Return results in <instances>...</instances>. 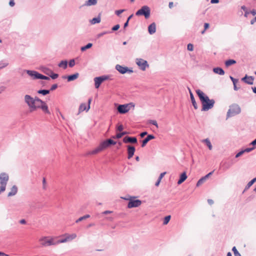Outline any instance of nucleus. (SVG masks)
Here are the masks:
<instances>
[{"mask_svg":"<svg viewBox=\"0 0 256 256\" xmlns=\"http://www.w3.org/2000/svg\"><path fill=\"white\" fill-rule=\"evenodd\" d=\"M254 149V148H247L245 149L244 151V152H250Z\"/></svg>","mask_w":256,"mask_h":256,"instance_id":"59","label":"nucleus"},{"mask_svg":"<svg viewBox=\"0 0 256 256\" xmlns=\"http://www.w3.org/2000/svg\"><path fill=\"white\" fill-rule=\"evenodd\" d=\"M26 73L33 79H38L39 73L33 70H26Z\"/></svg>","mask_w":256,"mask_h":256,"instance_id":"13","label":"nucleus"},{"mask_svg":"<svg viewBox=\"0 0 256 256\" xmlns=\"http://www.w3.org/2000/svg\"><path fill=\"white\" fill-rule=\"evenodd\" d=\"M97 0H88V5L91 6V5H94L96 4Z\"/></svg>","mask_w":256,"mask_h":256,"instance_id":"41","label":"nucleus"},{"mask_svg":"<svg viewBox=\"0 0 256 256\" xmlns=\"http://www.w3.org/2000/svg\"><path fill=\"white\" fill-rule=\"evenodd\" d=\"M67 66H68V62L66 60H64V61L62 60V61L60 62L58 64L59 67L62 68L64 69H66L67 68Z\"/></svg>","mask_w":256,"mask_h":256,"instance_id":"29","label":"nucleus"},{"mask_svg":"<svg viewBox=\"0 0 256 256\" xmlns=\"http://www.w3.org/2000/svg\"><path fill=\"white\" fill-rule=\"evenodd\" d=\"M39 76L38 77V79H42V80H50V78L48 77V76H44L42 74H39Z\"/></svg>","mask_w":256,"mask_h":256,"instance_id":"42","label":"nucleus"},{"mask_svg":"<svg viewBox=\"0 0 256 256\" xmlns=\"http://www.w3.org/2000/svg\"><path fill=\"white\" fill-rule=\"evenodd\" d=\"M134 151L135 148L134 146H129V158L133 156Z\"/></svg>","mask_w":256,"mask_h":256,"instance_id":"28","label":"nucleus"},{"mask_svg":"<svg viewBox=\"0 0 256 256\" xmlns=\"http://www.w3.org/2000/svg\"><path fill=\"white\" fill-rule=\"evenodd\" d=\"M232 250L234 252V256H241L240 254L238 251V250H236V248L235 246L233 247Z\"/></svg>","mask_w":256,"mask_h":256,"instance_id":"38","label":"nucleus"},{"mask_svg":"<svg viewBox=\"0 0 256 256\" xmlns=\"http://www.w3.org/2000/svg\"><path fill=\"white\" fill-rule=\"evenodd\" d=\"M128 104L120 105L118 108V112L120 114H125L128 112Z\"/></svg>","mask_w":256,"mask_h":256,"instance_id":"12","label":"nucleus"},{"mask_svg":"<svg viewBox=\"0 0 256 256\" xmlns=\"http://www.w3.org/2000/svg\"><path fill=\"white\" fill-rule=\"evenodd\" d=\"M149 123L155 126L157 128H158V124L156 120H149Z\"/></svg>","mask_w":256,"mask_h":256,"instance_id":"45","label":"nucleus"},{"mask_svg":"<svg viewBox=\"0 0 256 256\" xmlns=\"http://www.w3.org/2000/svg\"><path fill=\"white\" fill-rule=\"evenodd\" d=\"M147 132H142L140 134V136L142 137V138H143L145 136H146L147 134Z\"/></svg>","mask_w":256,"mask_h":256,"instance_id":"61","label":"nucleus"},{"mask_svg":"<svg viewBox=\"0 0 256 256\" xmlns=\"http://www.w3.org/2000/svg\"><path fill=\"white\" fill-rule=\"evenodd\" d=\"M124 11V10H116L115 12V13L116 14H117L118 16H119L120 14H121Z\"/></svg>","mask_w":256,"mask_h":256,"instance_id":"49","label":"nucleus"},{"mask_svg":"<svg viewBox=\"0 0 256 256\" xmlns=\"http://www.w3.org/2000/svg\"><path fill=\"white\" fill-rule=\"evenodd\" d=\"M58 75L56 74H52L51 76H50V77L52 78V79H56V78L58 77Z\"/></svg>","mask_w":256,"mask_h":256,"instance_id":"52","label":"nucleus"},{"mask_svg":"<svg viewBox=\"0 0 256 256\" xmlns=\"http://www.w3.org/2000/svg\"><path fill=\"white\" fill-rule=\"evenodd\" d=\"M38 92L40 94H42L43 95H46L50 93V90H39Z\"/></svg>","mask_w":256,"mask_h":256,"instance_id":"34","label":"nucleus"},{"mask_svg":"<svg viewBox=\"0 0 256 256\" xmlns=\"http://www.w3.org/2000/svg\"><path fill=\"white\" fill-rule=\"evenodd\" d=\"M67 242V240L66 238H62V239H61L58 241H56V244H60V243H64V242Z\"/></svg>","mask_w":256,"mask_h":256,"instance_id":"40","label":"nucleus"},{"mask_svg":"<svg viewBox=\"0 0 256 256\" xmlns=\"http://www.w3.org/2000/svg\"><path fill=\"white\" fill-rule=\"evenodd\" d=\"M148 32L150 34H152L156 32V25L155 23L153 22L150 24L148 28Z\"/></svg>","mask_w":256,"mask_h":256,"instance_id":"21","label":"nucleus"},{"mask_svg":"<svg viewBox=\"0 0 256 256\" xmlns=\"http://www.w3.org/2000/svg\"><path fill=\"white\" fill-rule=\"evenodd\" d=\"M0 256H8V255L2 252H0Z\"/></svg>","mask_w":256,"mask_h":256,"instance_id":"64","label":"nucleus"},{"mask_svg":"<svg viewBox=\"0 0 256 256\" xmlns=\"http://www.w3.org/2000/svg\"><path fill=\"white\" fill-rule=\"evenodd\" d=\"M116 68L121 74H124L126 73L128 71V68L127 67H124L120 65L117 64L116 66Z\"/></svg>","mask_w":256,"mask_h":256,"instance_id":"15","label":"nucleus"},{"mask_svg":"<svg viewBox=\"0 0 256 256\" xmlns=\"http://www.w3.org/2000/svg\"><path fill=\"white\" fill-rule=\"evenodd\" d=\"M9 4H10V5L11 6H14V0H10V1Z\"/></svg>","mask_w":256,"mask_h":256,"instance_id":"62","label":"nucleus"},{"mask_svg":"<svg viewBox=\"0 0 256 256\" xmlns=\"http://www.w3.org/2000/svg\"><path fill=\"white\" fill-rule=\"evenodd\" d=\"M84 220V217H83V216H82V217H80L79 218H78V219L76 221V223H78V222H81V221H82V220Z\"/></svg>","mask_w":256,"mask_h":256,"instance_id":"56","label":"nucleus"},{"mask_svg":"<svg viewBox=\"0 0 256 256\" xmlns=\"http://www.w3.org/2000/svg\"><path fill=\"white\" fill-rule=\"evenodd\" d=\"M100 148H102V150H103L106 149V148H108V147H109V146L106 140L100 143Z\"/></svg>","mask_w":256,"mask_h":256,"instance_id":"26","label":"nucleus"},{"mask_svg":"<svg viewBox=\"0 0 256 256\" xmlns=\"http://www.w3.org/2000/svg\"><path fill=\"white\" fill-rule=\"evenodd\" d=\"M136 142L137 139L136 137H129V142L136 143Z\"/></svg>","mask_w":256,"mask_h":256,"instance_id":"39","label":"nucleus"},{"mask_svg":"<svg viewBox=\"0 0 256 256\" xmlns=\"http://www.w3.org/2000/svg\"><path fill=\"white\" fill-rule=\"evenodd\" d=\"M61 236L63 238H66L67 240V242H69L75 239L76 238L77 236L76 234L74 233L72 234H68V233H66L62 235Z\"/></svg>","mask_w":256,"mask_h":256,"instance_id":"11","label":"nucleus"},{"mask_svg":"<svg viewBox=\"0 0 256 256\" xmlns=\"http://www.w3.org/2000/svg\"><path fill=\"white\" fill-rule=\"evenodd\" d=\"M230 78L232 80V82H233L234 85V89L236 90V84L238 82V80L234 78L232 76H230Z\"/></svg>","mask_w":256,"mask_h":256,"instance_id":"44","label":"nucleus"},{"mask_svg":"<svg viewBox=\"0 0 256 256\" xmlns=\"http://www.w3.org/2000/svg\"><path fill=\"white\" fill-rule=\"evenodd\" d=\"M242 80L249 84H252L254 82V78L251 76H246L242 78Z\"/></svg>","mask_w":256,"mask_h":256,"instance_id":"18","label":"nucleus"},{"mask_svg":"<svg viewBox=\"0 0 256 256\" xmlns=\"http://www.w3.org/2000/svg\"><path fill=\"white\" fill-rule=\"evenodd\" d=\"M108 79V76H105L95 78H94V81L96 88H98L101 84Z\"/></svg>","mask_w":256,"mask_h":256,"instance_id":"9","label":"nucleus"},{"mask_svg":"<svg viewBox=\"0 0 256 256\" xmlns=\"http://www.w3.org/2000/svg\"><path fill=\"white\" fill-rule=\"evenodd\" d=\"M24 100L29 106L31 112L36 110L38 108H40L45 114H50L46 104L38 98L36 97L34 98L29 95H26Z\"/></svg>","mask_w":256,"mask_h":256,"instance_id":"1","label":"nucleus"},{"mask_svg":"<svg viewBox=\"0 0 256 256\" xmlns=\"http://www.w3.org/2000/svg\"><path fill=\"white\" fill-rule=\"evenodd\" d=\"M56 237L51 236H43L38 239V242L42 247L56 245Z\"/></svg>","mask_w":256,"mask_h":256,"instance_id":"3","label":"nucleus"},{"mask_svg":"<svg viewBox=\"0 0 256 256\" xmlns=\"http://www.w3.org/2000/svg\"><path fill=\"white\" fill-rule=\"evenodd\" d=\"M100 16H98V18H93L91 20V23L92 24L100 23Z\"/></svg>","mask_w":256,"mask_h":256,"instance_id":"30","label":"nucleus"},{"mask_svg":"<svg viewBox=\"0 0 256 256\" xmlns=\"http://www.w3.org/2000/svg\"><path fill=\"white\" fill-rule=\"evenodd\" d=\"M170 216H166L164 218V220L163 222V224L164 225L167 224L168 223V222H170Z\"/></svg>","mask_w":256,"mask_h":256,"instance_id":"35","label":"nucleus"},{"mask_svg":"<svg viewBox=\"0 0 256 256\" xmlns=\"http://www.w3.org/2000/svg\"><path fill=\"white\" fill-rule=\"evenodd\" d=\"M9 180L8 175L5 173L2 172L0 174V184L2 186V190H5L7 182Z\"/></svg>","mask_w":256,"mask_h":256,"instance_id":"5","label":"nucleus"},{"mask_svg":"<svg viewBox=\"0 0 256 256\" xmlns=\"http://www.w3.org/2000/svg\"><path fill=\"white\" fill-rule=\"evenodd\" d=\"M120 26L119 24H116L112 28V30L114 31L120 28Z\"/></svg>","mask_w":256,"mask_h":256,"instance_id":"50","label":"nucleus"},{"mask_svg":"<svg viewBox=\"0 0 256 256\" xmlns=\"http://www.w3.org/2000/svg\"><path fill=\"white\" fill-rule=\"evenodd\" d=\"M137 16L143 15L146 18H148L150 16V8L148 6H143L136 12Z\"/></svg>","mask_w":256,"mask_h":256,"instance_id":"6","label":"nucleus"},{"mask_svg":"<svg viewBox=\"0 0 256 256\" xmlns=\"http://www.w3.org/2000/svg\"><path fill=\"white\" fill-rule=\"evenodd\" d=\"M57 87H58V85L56 84H54L52 86V87L50 88V90H56L57 88Z\"/></svg>","mask_w":256,"mask_h":256,"instance_id":"54","label":"nucleus"},{"mask_svg":"<svg viewBox=\"0 0 256 256\" xmlns=\"http://www.w3.org/2000/svg\"><path fill=\"white\" fill-rule=\"evenodd\" d=\"M75 64V62H74V60H72L70 61L69 62V66L70 67H72L74 66Z\"/></svg>","mask_w":256,"mask_h":256,"instance_id":"48","label":"nucleus"},{"mask_svg":"<svg viewBox=\"0 0 256 256\" xmlns=\"http://www.w3.org/2000/svg\"><path fill=\"white\" fill-rule=\"evenodd\" d=\"M213 71L214 73L220 75H224V70L220 68H215L213 69Z\"/></svg>","mask_w":256,"mask_h":256,"instance_id":"22","label":"nucleus"},{"mask_svg":"<svg viewBox=\"0 0 256 256\" xmlns=\"http://www.w3.org/2000/svg\"><path fill=\"white\" fill-rule=\"evenodd\" d=\"M102 151V148H100V146L99 145L98 147H96L93 150L88 152V154L94 155V154H96L101 152Z\"/></svg>","mask_w":256,"mask_h":256,"instance_id":"16","label":"nucleus"},{"mask_svg":"<svg viewBox=\"0 0 256 256\" xmlns=\"http://www.w3.org/2000/svg\"><path fill=\"white\" fill-rule=\"evenodd\" d=\"M202 142L205 143L206 144V146H208L210 150H212V144H211V142H210V140H209V139L206 138V139L202 140Z\"/></svg>","mask_w":256,"mask_h":256,"instance_id":"23","label":"nucleus"},{"mask_svg":"<svg viewBox=\"0 0 256 256\" xmlns=\"http://www.w3.org/2000/svg\"><path fill=\"white\" fill-rule=\"evenodd\" d=\"M42 184H43V188L44 189L46 188V180L45 178H44L42 180Z\"/></svg>","mask_w":256,"mask_h":256,"instance_id":"53","label":"nucleus"},{"mask_svg":"<svg viewBox=\"0 0 256 256\" xmlns=\"http://www.w3.org/2000/svg\"><path fill=\"white\" fill-rule=\"evenodd\" d=\"M136 64L139 68L143 71L146 70V68L149 66L147 61L142 58H137L136 60Z\"/></svg>","mask_w":256,"mask_h":256,"instance_id":"7","label":"nucleus"},{"mask_svg":"<svg viewBox=\"0 0 256 256\" xmlns=\"http://www.w3.org/2000/svg\"><path fill=\"white\" fill-rule=\"evenodd\" d=\"M78 73H76V74H74L69 76L67 78L68 80V82L74 80L78 78Z\"/></svg>","mask_w":256,"mask_h":256,"instance_id":"24","label":"nucleus"},{"mask_svg":"<svg viewBox=\"0 0 256 256\" xmlns=\"http://www.w3.org/2000/svg\"><path fill=\"white\" fill-rule=\"evenodd\" d=\"M196 92L202 104V110L208 111L213 108L215 103V101L214 100H210L209 98L200 90H196Z\"/></svg>","mask_w":256,"mask_h":256,"instance_id":"2","label":"nucleus"},{"mask_svg":"<svg viewBox=\"0 0 256 256\" xmlns=\"http://www.w3.org/2000/svg\"><path fill=\"white\" fill-rule=\"evenodd\" d=\"M206 180L205 179V178L204 177H202V178H200L197 184H196V186H200V185H202L205 181Z\"/></svg>","mask_w":256,"mask_h":256,"instance_id":"31","label":"nucleus"},{"mask_svg":"<svg viewBox=\"0 0 256 256\" xmlns=\"http://www.w3.org/2000/svg\"><path fill=\"white\" fill-rule=\"evenodd\" d=\"M154 138V136L152 134L148 135L147 137L142 140V147L144 148L150 140H153Z\"/></svg>","mask_w":256,"mask_h":256,"instance_id":"14","label":"nucleus"},{"mask_svg":"<svg viewBox=\"0 0 256 256\" xmlns=\"http://www.w3.org/2000/svg\"><path fill=\"white\" fill-rule=\"evenodd\" d=\"M123 141L125 143H128V136L124 137V138Z\"/></svg>","mask_w":256,"mask_h":256,"instance_id":"63","label":"nucleus"},{"mask_svg":"<svg viewBox=\"0 0 256 256\" xmlns=\"http://www.w3.org/2000/svg\"><path fill=\"white\" fill-rule=\"evenodd\" d=\"M244 151H243V150H242L240 152H238L236 156V158H238L239 156H242L244 153Z\"/></svg>","mask_w":256,"mask_h":256,"instance_id":"51","label":"nucleus"},{"mask_svg":"<svg viewBox=\"0 0 256 256\" xmlns=\"http://www.w3.org/2000/svg\"><path fill=\"white\" fill-rule=\"evenodd\" d=\"M92 98H90L88 100V106L86 107V104H82L79 107V112H81L84 110L88 111L90 108V104L92 102Z\"/></svg>","mask_w":256,"mask_h":256,"instance_id":"10","label":"nucleus"},{"mask_svg":"<svg viewBox=\"0 0 256 256\" xmlns=\"http://www.w3.org/2000/svg\"><path fill=\"white\" fill-rule=\"evenodd\" d=\"M135 104L133 102L129 103V112L130 111V112H133L134 110Z\"/></svg>","mask_w":256,"mask_h":256,"instance_id":"33","label":"nucleus"},{"mask_svg":"<svg viewBox=\"0 0 256 256\" xmlns=\"http://www.w3.org/2000/svg\"><path fill=\"white\" fill-rule=\"evenodd\" d=\"M18 192V188L16 186H13L10 189V191L8 193V196H12L16 195Z\"/></svg>","mask_w":256,"mask_h":256,"instance_id":"19","label":"nucleus"},{"mask_svg":"<svg viewBox=\"0 0 256 256\" xmlns=\"http://www.w3.org/2000/svg\"><path fill=\"white\" fill-rule=\"evenodd\" d=\"M107 143L108 144L109 146H110L111 145H114L116 144V142L114 141V140L112 139H108L106 140Z\"/></svg>","mask_w":256,"mask_h":256,"instance_id":"37","label":"nucleus"},{"mask_svg":"<svg viewBox=\"0 0 256 256\" xmlns=\"http://www.w3.org/2000/svg\"><path fill=\"white\" fill-rule=\"evenodd\" d=\"M166 174V172H164L161 173L159 176L158 179H160V180H162V178Z\"/></svg>","mask_w":256,"mask_h":256,"instance_id":"55","label":"nucleus"},{"mask_svg":"<svg viewBox=\"0 0 256 256\" xmlns=\"http://www.w3.org/2000/svg\"><path fill=\"white\" fill-rule=\"evenodd\" d=\"M92 44L91 43H88L86 46H82L81 48L82 51H84L90 48L92 46Z\"/></svg>","mask_w":256,"mask_h":256,"instance_id":"32","label":"nucleus"},{"mask_svg":"<svg viewBox=\"0 0 256 256\" xmlns=\"http://www.w3.org/2000/svg\"><path fill=\"white\" fill-rule=\"evenodd\" d=\"M126 134V132H117L116 136H113V138H121L124 135Z\"/></svg>","mask_w":256,"mask_h":256,"instance_id":"25","label":"nucleus"},{"mask_svg":"<svg viewBox=\"0 0 256 256\" xmlns=\"http://www.w3.org/2000/svg\"><path fill=\"white\" fill-rule=\"evenodd\" d=\"M187 178H188V176H187L186 172H182L180 175V178L178 182V184L179 185L182 184L184 181H185L186 180Z\"/></svg>","mask_w":256,"mask_h":256,"instance_id":"17","label":"nucleus"},{"mask_svg":"<svg viewBox=\"0 0 256 256\" xmlns=\"http://www.w3.org/2000/svg\"><path fill=\"white\" fill-rule=\"evenodd\" d=\"M142 204V202L138 200H136L133 197H129V208H136Z\"/></svg>","mask_w":256,"mask_h":256,"instance_id":"8","label":"nucleus"},{"mask_svg":"<svg viewBox=\"0 0 256 256\" xmlns=\"http://www.w3.org/2000/svg\"><path fill=\"white\" fill-rule=\"evenodd\" d=\"M210 25L208 23H205L204 24V30L202 32V34H204L205 32V31L209 28Z\"/></svg>","mask_w":256,"mask_h":256,"instance_id":"43","label":"nucleus"},{"mask_svg":"<svg viewBox=\"0 0 256 256\" xmlns=\"http://www.w3.org/2000/svg\"><path fill=\"white\" fill-rule=\"evenodd\" d=\"M236 63V61L234 60H226L225 62L226 66L228 67L232 64H235Z\"/></svg>","mask_w":256,"mask_h":256,"instance_id":"27","label":"nucleus"},{"mask_svg":"<svg viewBox=\"0 0 256 256\" xmlns=\"http://www.w3.org/2000/svg\"><path fill=\"white\" fill-rule=\"evenodd\" d=\"M112 212V211L106 210V211H104V212H102V214H111Z\"/></svg>","mask_w":256,"mask_h":256,"instance_id":"58","label":"nucleus"},{"mask_svg":"<svg viewBox=\"0 0 256 256\" xmlns=\"http://www.w3.org/2000/svg\"><path fill=\"white\" fill-rule=\"evenodd\" d=\"M240 112V108L237 104H232L230 106L227 112V118L234 116Z\"/></svg>","mask_w":256,"mask_h":256,"instance_id":"4","label":"nucleus"},{"mask_svg":"<svg viewBox=\"0 0 256 256\" xmlns=\"http://www.w3.org/2000/svg\"><path fill=\"white\" fill-rule=\"evenodd\" d=\"M254 182L252 180H251L250 182H248V184L246 186V188H250L253 184H254Z\"/></svg>","mask_w":256,"mask_h":256,"instance_id":"47","label":"nucleus"},{"mask_svg":"<svg viewBox=\"0 0 256 256\" xmlns=\"http://www.w3.org/2000/svg\"><path fill=\"white\" fill-rule=\"evenodd\" d=\"M124 130V126L122 124H118L117 128H116V132H122V130Z\"/></svg>","mask_w":256,"mask_h":256,"instance_id":"36","label":"nucleus"},{"mask_svg":"<svg viewBox=\"0 0 256 256\" xmlns=\"http://www.w3.org/2000/svg\"><path fill=\"white\" fill-rule=\"evenodd\" d=\"M208 203L209 204L212 205V204H214V202L212 200L208 199Z\"/></svg>","mask_w":256,"mask_h":256,"instance_id":"60","label":"nucleus"},{"mask_svg":"<svg viewBox=\"0 0 256 256\" xmlns=\"http://www.w3.org/2000/svg\"><path fill=\"white\" fill-rule=\"evenodd\" d=\"M188 50L190 51H192L194 50L193 45L191 44H188Z\"/></svg>","mask_w":256,"mask_h":256,"instance_id":"46","label":"nucleus"},{"mask_svg":"<svg viewBox=\"0 0 256 256\" xmlns=\"http://www.w3.org/2000/svg\"><path fill=\"white\" fill-rule=\"evenodd\" d=\"M188 90H189V92H190V100H191L192 104L194 108L196 110L198 108L197 104H196V100L194 99V96L192 92H191V90L190 88Z\"/></svg>","mask_w":256,"mask_h":256,"instance_id":"20","label":"nucleus"},{"mask_svg":"<svg viewBox=\"0 0 256 256\" xmlns=\"http://www.w3.org/2000/svg\"><path fill=\"white\" fill-rule=\"evenodd\" d=\"M212 172H210L204 177L205 178L206 180L207 178H209V176H211L212 174Z\"/></svg>","mask_w":256,"mask_h":256,"instance_id":"57","label":"nucleus"}]
</instances>
